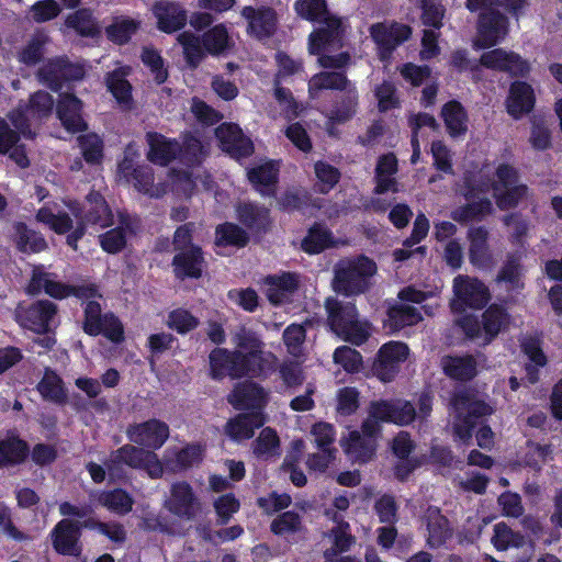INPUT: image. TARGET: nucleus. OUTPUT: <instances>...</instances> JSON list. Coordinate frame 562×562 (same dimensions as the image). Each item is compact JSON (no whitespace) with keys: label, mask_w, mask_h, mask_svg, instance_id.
Returning <instances> with one entry per match:
<instances>
[{"label":"nucleus","mask_w":562,"mask_h":562,"mask_svg":"<svg viewBox=\"0 0 562 562\" xmlns=\"http://www.w3.org/2000/svg\"><path fill=\"white\" fill-rule=\"evenodd\" d=\"M295 10L300 16L310 21H322L326 25L310 35V53L319 55V66L331 69L346 67L350 63L348 53L337 55L324 53L330 48L340 47L342 35L341 21L328 14L325 0H297Z\"/></svg>","instance_id":"obj_1"},{"label":"nucleus","mask_w":562,"mask_h":562,"mask_svg":"<svg viewBox=\"0 0 562 562\" xmlns=\"http://www.w3.org/2000/svg\"><path fill=\"white\" fill-rule=\"evenodd\" d=\"M376 272V263L367 256L342 258L333 268L331 289L347 297L364 294L373 286Z\"/></svg>","instance_id":"obj_2"},{"label":"nucleus","mask_w":562,"mask_h":562,"mask_svg":"<svg viewBox=\"0 0 562 562\" xmlns=\"http://www.w3.org/2000/svg\"><path fill=\"white\" fill-rule=\"evenodd\" d=\"M325 310L330 329L344 340L359 346L370 337L371 325L359 319L355 303L330 296L325 301Z\"/></svg>","instance_id":"obj_3"},{"label":"nucleus","mask_w":562,"mask_h":562,"mask_svg":"<svg viewBox=\"0 0 562 562\" xmlns=\"http://www.w3.org/2000/svg\"><path fill=\"white\" fill-rule=\"evenodd\" d=\"M233 341L243 351L245 375L262 376L276 369L277 357L263 350V342L254 331L239 327L233 335Z\"/></svg>","instance_id":"obj_4"},{"label":"nucleus","mask_w":562,"mask_h":562,"mask_svg":"<svg viewBox=\"0 0 562 562\" xmlns=\"http://www.w3.org/2000/svg\"><path fill=\"white\" fill-rule=\"evenodd\" d=\"M123 465L143 469L151 479L161 477L164 474V468L157 454L135 443H126L112 451L104 462L111 477L120 476Z\"/></svg>","instance_id":"obj_5"},{"label":"nucleus","mask_w":562,"mask_h":562,"mask_svg":"<svg viewBox=\"0 0 562 562\" xmlns=\"http://www.w3.org/2000/svg\"><path fill=\"white\" fill-rule=\"evenodd\" d=\"M451 406L453 409V435L463 442L471 439L475 418L493 413V408L488 404L467 391L454 394Z\"/></svg>","instance_id":"obj_6"},{"label":"nucleus","mask_w":562,"mask_h":562,"mask_svg":"<svg viewBox=\"0 0 562 562\" xmlns=\"http://www.w3.org/2000/svg\"><path fill=\"white\" fill-rule=\"evenodd\" d=\"M57 306L47 300H40L32 303L21 302L14 310L16 323L36 334H46L55 325Z\"/></svg>","instance_id":"obj_7"},{"label":"nucleus","mask_w":562,"mask_h":562,"mask_svg":"<svg viewBox=\"0 0 562 562\" xmlns=\"http://www.w3.org/2000/svg\"><path fill=\"white\" fill-rule=\"evenodd\" d=\"M164 507L173 516L193 520L202 510V505L192 486L187 482H176L170 487V495L165 499Z\"/></svg>","instance_id":"obj_8"},{"label":"nucleus","mask_w":562,"mask_h":562,"mask_svg":"<svg viewBox=\"0 0 562 562\" xmlns=\"http://www.w3.org/2000/svg\"><path fill=\"white\" fill-rule=\"evenodd\" d=\"M453 293L456 300L452 302V308L456 311L465 307L481 308L488 299L487 288L476 278L459 274L453 280Z\"/></svg>","instance_id":"obj_9"},{"label":"nucleus","mask_w":562,"mask_h":562,"mask_svg":"<svg viewBox=\"0 0 562 562\" xmlns=\"http://www.w3.org/2000/svg\"><path fill=\"white\" fill-rule=\"evenodd\" d=\"M496 181L493 184L494 198L497 206L502 210L514 207L527 193V187L517 183L516 171L502 165L496 171Z\"/></svg>","instance_id":"obj_10"},{"label":"nucleus","mask_w":562,"mask_h":562,"mask_svg":"<svg viewBox=\"0 0 562 562\" xmlns=\"http://www.w3.org/2000/svg\"><path fill=\"white\" fill-rule=\"evenodd\" d=\"M426 293L414 288H405L398 293L400 303L390 307L387 316L390 326L393 329H400L405 326L417 324L422 319L419 311L407 302L422 303L426 299Z\"/></svg>","instance_id":"obj_11"},{"label":"nucleus","mask_w":562,"mask_h":562,"mask_svg":"<svg viewBox=\"0 0 562 562\" xmlns=\"http://www.w3.org/2000/svg\"><path fill=\"white\" fill-rule=\"evenodd\" d=\"M408 357V347L401 341L384 344L378 353L372 371L383 382H390L400 370V364Z\"/></svg>","instance_id":"obj_12"},{"label":"nucleus","mask_w":562,"mask_h":562,"mask_svg":"<svg viewBox=\"0 0 562 562\" xmlns=\"http://www.w3.org/2000/svg\"><path fill=\"white\" fill-rule=\"evenodd\" d=\"M125 434L130 441L137 446L148 450L159 449L169 437V427L166 423L153 418L128 425Z\"/></svg>","instance_id":"obj_13"},{"label":"nucleus","mask_w":562,"mask_h":562,"mask_svg":"<svg viewBox=\"0 0 562 562\" xmlns=\"http://www.w3.org/2000/svg\"><path fill=\"white\" fill-rule=\"evenodd\" d=\"M69 209L76 221L100 225L101 227L111 224V211L100 193H90L83 203H71Z\"/></svg>","instance_id":"obj_14"},{"label":"nucleus","mask_w":562,"mask_h":562,"mask_svg":"<svg viewBox=\"0 0 562 562\" xmlns=\"http://www.w3.org/2000/svg\"><path fill=\"white\" fill-rule=\"evenodd\" d=\"M507 34V19L495 11L486 9L480 16L479 33L474 42L476 48H487L496 45Z\"/></svg>","instance_id":"obj_15"},{"label":"nucleus","mask_w":562,"mask_h":562,"mask_svg":"<svg viewBox=\"0 0 562 562\" xmlns=\"http://www.w3.org/2000/svg\"><path fill=\"white\" fill-rule=\"evenodd\" d=\"M371 415L381 422L407 426L416 419V408L405 400L375 401L371 403Z\"/></svg>","instance_id":"obj_16"},{"label":"nucleus","mask_w":562,"mask_h":562,"mask_svg":"<svg viewBox=\"0 0 562 562\" xmlns=\"http://www.w3.org/2000/svg\"><path fill=\"white\" fill-rule=\"evenodd\" d=\"M241 15L248 23L247 32L258 40L269 38L277 30V14L271 8L245 7Z\"/></svg>","instance_id":"obj_17"},{"label":"nucleus","mask_w":562,"mask_h":562,"mask_svg":"<svg viewBox=\"0 0 562 562\" xmlns=\"http://www.w3.org/2000/svg\"><path fill=\"white\" fill-rule=\"evenodd\" d=\"M210 367L213 379H222L226 375L237 379L245 376L243 368V351H229L216 348L210 353Z\"/></svg>","instance_id":"obj_18"},{"label":"nucleus","mask_w":562,"mask_h":562,"mask_svg":"<svg viewBox=\"0 0 562 562\" xmlns=\"http://www.w3.org/2000/svg\"><path fill=\"white\" fill-rule=\"evenodd\" d=\"M370 34L381 49V57L386 58L397 45L409 37L411 29L397 23H376L371 25Z\"/></svg>","instance_id":"obj_19"},{"label":"nucleus","mask_w":562,"mask_h":562,"mask_svg":"<svg viewBox=\"0 0 562 562\" xmlns=\"http://www.w3.org/2000/svg\"><path fill=\"white\" fill-rule=\"evenodd\" d=\"M267 401L266 390L251 381L237 383L227 396V402L239 411L261 408Z\"/></svg>","instance_id":"obj_20"},{"label":"nucleus","mask_w":562,"mask_h":562,"mask_svg":"<svg viewBox=\"0 0 562 562\" xmlns=\"http://www.w3.org/2000/svg\"><path fill=\"white\" fill-rule=\"evenodd\" d=\"M33 138L27 117L21 111H13L8 115V121L0 119V153H8L18 143L19 135Z\"/></svg>","instance_id":"obj_21"},{"label":"nucleus","mask_w":562,"mask_h":562,"mask_svg":"<svg viewBox=\"0 0 562 562\" xmlns=\"http://www.w3.org/2000/svg\"><path fill=\"white\" fill-rule=\"evenodd\" d=\"M299 283L300 277L294 272L268 276L263 281L265 294L270 303L274 305L283 304L297 290Z\"/></svg>","instance_id":"obj_22"},{"label":"nucleus","mask_w":562,"mask_h":562,"mask_svg":"<svg viewBox=\"0 0 562 562\" xmlns=\"http://www.w3.org/2000/svg\"><path fill=\"white\" fill-rule=\"evenodd\" d=\"M480 63L487 68L506 71L515 76H524L529 70L528 64L519 55L501 48L485 52L481 56Z\"/></svg>","instance_id":"obj_23"},{"label":"nucleus","mask_w":562,"mask_h":562,"mask_svg":"<svg viewBox=\"0 0 562 562\" xmlns=\"http://www.w3.org/2000/svg\"><path fill=\"white\" fill-rule=\"evenodd\" d=\"M215 135L223 148L232 156L245 157L251 154L252 145L249 138L245 137L238 125L224 123L215 130Z\"/></svg>","instance_id":"obj_24"},{"label":"nucleus","mask_w":562,"mask_h":562,"mask_svg":"<svg viewBox=\"0 0 562 562\" xmlns=\"http://www.w3.org/2000/svg\"><path fill=\"white\" fill-rule=\"evenodd\" d=\"M80 528L69 520H60L52 532L54 549L65 555H79L81 548L79 544Z\"/></svg>","instance_id":"obj_25"},{"label":"nucleus","mask_w":562,"mask_h":562,"mask_svg":"<svg viewBox=\"0 0 562 562\" xmlns=\"http://www.w3.org/2000/svg\"><path fill=\"white\" fill-rule=\"evenodd\" d=\"M265 424V418L259 413H241L229 419L225 425V434L234 441L250 439L255 429Z\"/></svg>","instance_id":"obj_26"},{"label":"nucleus","mask_w":562,"mask_h":562,"mask_svg":"<svg viewBox=\"0 0 562 562\" xmlns=\"http://www.w3.org/2000/svg\"><path fill=\"white\" fill-rule=\"evenodd\" d=\"M159 30L171 33L184 26L188 15L178 3L160 1L154 7Z\"/></svg>","instance_id":"obj_27"},{"label":"nucleus","mask_w":562,"mask_h":562,"mask_svg":"<svg viewBox=\"0 0 562 562\" xmlns=\"http://www.w3.org/2000/svg\"><path fill=\"white\" fill-rule=\"evenodd\" d=\"M81 101L72 94L60 95L57 104V115L67 131L79 132L86 128L81 116Z\"/></svg>","instance_id":"obj_28"},{"label":"nucleus","mask_w":562,"mask_h":562,"mask_svg":"<svg viewBox=\"0 0 562 562\" xmlns=\"http://www.w3.org/2000/svg\"><path fill=\"white\" fill-rule=\"evenodd\" d=\"M146 139L149 145L147 157L154 164L166 166L181 151L177 142L169 140L158 133H147Z\"/></svg>","instance_id":"obj_29"},{"label":"nucleus","mask_w":562,"mask_h":562,"mask_svg":"<svg viewBox=\"0 0 562 562\" xmlns=\"http://www.w3.org/2000/svg\"><path fill=\"white\" fill-rule=\"evenodd\" d=\"M427 524V544L437 549L452 536V529L448 519L441 515L437 507H429L425 514Z\"/></svg>","instance_id":"obj_30"},{"label":"nucleus","mask_w":562,"mask_h":562,"mask_svg":"<svg viewBox=\"0 0 562 562\" xmlns=\"http://www.w3.org/2000/svg\"><path fill=\"white\" fill-rule=\"evenodd\" d=\"M469 259L479 268H486L492 263V254L487 244L488 232L484 227H472L468 232Z\"/></svg>","instance_id":"obj_31"},{"label":"nucleus","mask_w":562,"mask_h":562,"mask_svg":"<svg viewBox=\"0 0 562 562\" xmlns=\"http://www.w3.org/2000/svg\"><path fill=\"white\" fill-rule=\"evenodd\" d=\"M535 104V94L532 88L521 81L512 85L509 95L507 98V112L514 119H519L529 113Z\"/></svg>","instance_id":"obj_32"},{"label":"nucleus","mask_w":562,"mask_h":562,"mask_svg":"<svg viewBox=\"0 0 562 562\" xmlns=\"http://www.w3.org/2000/svg\"><path fill=\"white\" fill-rule=\"evenodd\" d=\"M440 366L451 379L468 381L477 373V361L471 355L465 356H445L441 358Z\"/></svg>","instance_id":"obj_33"},{"label":"nucleus","mask_w":562,"mask_h":562,"mask_svg":"<svg viewBox=\"0 0 562 562\" xmlns=\"http://www.w3.org/2000/svg\"><path fill=\"white\" fill-rule=\"evenodd\" d=\"M341 445L349 458L360 463L370 461L376 448L375 439L366 437L358 430L350 431Z\"/></svg>","instance_id":"obj_34"},{"label":"nucleus","mask_w":562,"mask_h":562,"mask_svg":"<svg viewBox=\"0 0 562 562\" xmlns=\"http://www.w3.org/2000/svg\"><path fill=\"white\" fill-rule=\"evenodd\" d=\"M120 171L127 178V181L133 182L139 192L150 196H159L160 191L154 188V175L149 167L134 168L132 162L125 159L120 164Z\"/></svg>","instance_id":"obj_35"},{"label":"nucleus","mask_w":562,"mask_h":562,"mask_svg":"<svg viewBox=\"0 0 562 562\" xmlns=\"http://www.w3.org/2000/svg\"><path fill=\"white\" fill-rule=\"evenodd\" d=\"M203 257L199 247L180 251L173 257L172 265L178 278H200L202 272Z\"/></svg>","instance_id":"obj_36"},{"label":"nucleus","mask_w":562,"mask_h":562,"mask_svg":"<svg viewBox=\"0 0 562 562\" xmlns=\"http://www.w3.org/2000/svg\"><path fill=\"white\" fill-rule=\"evenodd\" d=\"M42 290H44L46 294L56 299H63L75 293L74 289L52 280L48 273L44 272L40 268H35L33 270L32 279L27 285V292L34 295L38 294Z\"/></svg>","instance_id":"obj_37"},{"label":"nucleus","mask_w":562,"mask_h":562,"mask_svg":"<svg viewBox=\"0 0 562 562\" xmlns=\"http://www.w3.org/2000/svg\"><path fill=\"white\" fill-rule=\"evenodd\" d=\"M441 117L450 136L459 137L468 131V114L459 101L447 102L441 109Z\"/></svg>","instance_id":"obj_38"},{"label":"nucleus","mask_w":562,"mask_h":562,"mask_svg":"<svg viewBox=\"0 0 562 562\" xmlns=\"http://www.w3.org/2000/svg\"><path fill=\"white\" fill-rule=\"evenodd\" d=\"M324 537L330 542V547L324 551V557L347 552L356 543V537L351 535L349 522H340L339 526H333L324 533Z\"/></svg>","instance_id":"obj_39"},{"label":"nucleus","mask_w":562,"mask_h":562,"mask_svg":"<svg viewBox=\"0 0 562 562\" xmlns=\"http://www.w3.org/2000/svg\"><path fill=\"white\" fill-rule=\"evenodd\" d=\"M37 391L44 400L52 403L63 405L67 402L68 395L61 378L48 368L37 384Z\"/></svg>","instance_id":"obj_40"},{"label":"nucleus","mask_w":562,"mask_h":562,"mask_svg":"<svg viewBox=\"0 0 562 562\" xmlns=\"http://www.w3.org/2000/svg\"><path fill=\"white\" fill-rule=\"evenodd\" d=\"M279 168L272 162H266L248 171L249 181L257 188L262 195L274 193V184L278 180Z\"/></svg>","instance_id":"obj_41"},{"label":"nucleus","mask_w":562,"mask_h":562,"mask_svg":"<svg viewBox=\"0 0 562 562\" xmlns=\"http://www.w3.org/2000/svg\"><path fill=\"white\" fill-rule=\"evenodd\" d=\"M351 85L344 72L322 71L314 75L308 81V92L315 98L317 93L325 89L345 90Z\"/></svg>","instance_id":"obj_42"},{"label":"nucleus","mask_w":562,"mask_h":562,"mask_svg":"<svg viewBox=\"0 0 562 562\" xmlns=\"http://www.w3.org/2000/svg\"><path fill=\"white\" fill-rule=\"evenodd\" d=\"M14 231V241L20 251L40 252L47 247L45 239L38 233L29 229L23 223H16Z\"/></svg>","instance_id":"obj_43"},{"label":"nucleus","mask_w":562,"mask_h":562,"mask_svg":"<svg viewBox=\"0 0 562 562\" xmlns=\"http://www.w3.org/2000/svg\"><path fill=\"white\" fill-rule=\"evenodd\" d=\"M257 458L269 459L279 454L280 439L277 431L270 427L263 428L251 445Z\"/></svg>","instance_id":"obj_44"},{"label":"nucleus","mask_w":562,"mask_h":562,"mask_svg":"<svg viewBox=\"0 0 562 562\" xmlns=\"http://www.w3.org/2000/svg\"><path fill=\"white\" fill-rule=\"evenodd\" d=\"M99 502L102 506L119 515L130 513L134 504L132 496L121 488L101 493Z\"/></svg>","instance_id":"obj_45"},{"label":"nucleus","mask_w":562,"mask_h":562,"mask_svg":"<svg viewBox=\"0 0 562 562\" xmlns=\"http://www.w3.org/2000/svg\"><path fill=\"white\" fill-rule=\"evenodd\" d=\"M270 529L282 537L301 532L304 529L302 515L295 510L284 512L271 521Z\"/></svg>","instance_id":"obj_46"},{"label":"nucleus","mask_w":562,"mask_h":562,"mask_svg":"<svg viewBox=\"0 0 562 562\" xmlns=\"http://www.w3.org/2000/svg\"><path fill=\"white\" fill-rule=\"evenodd\" d=\"M482 324L490 341L508 326L509 316L503 307L491 305L482 315Z\"/></svg>","instance_id":"obj_47"},{"label":"nucleus","mask_w":562,"mask_h":562,"mask_svg":"<svg viewBox=\"0 0 562 562\" xmlns=\"http://www.w3.org/2000/svg\"><path fill=\"white\" fill-rule=\"evenodd\" d=\"M492 202L487 199H482L456 209L451 213V217L456 222L467 223L486 216L492 212Z\"/></svg>","instance_id":"obj_48"},{"label":"nucleus","mask_w":562,"mask_h":562,"mask_svg":"<svg viewBox=\"0 0 562 562\" xmlns=\"http://www.w3.org/2000/svg\"><path fill=\"white\" fill-rule=\"evenodd\" d=\"M64 67L65 59H50L38 69L37 77L41 82L52 90L58 91L63 83Z\"/></svg>","instance_id":"obj_49"},{"label":"nucleus","mask_w":562,"mask_h":562,"mask_svg":"<svg viewBox=\"0 0 562 562\" xmlns=\"http://www.w3.org/2000/svg\"><path fill=\"white\" fill-rule=\"evenodd\" d=\"M54 106L53 97L46 91H37L30 97L25 116L41 121L52 114Z\"/></svg>","instance_id":"obj_50"},{"label":"nucleus","mask_w":562,"mask_h":562,"mask_svg":"<svg viewBox=\"0 0 562 562\" xmlns=\"http://www.w3.org/2000/svg\"><path fill=\"white\" fill-rule=\"evenodd\" d=\"M27 446L18 438H9L0 442V467L16 464L24 460Z\"/></svg>","instance_id":"obj_51"},{"label":"nucleus","mask_w":562,"mask_h":562,"mask_svg":"<svg viewBox=\"0 0 562 562\" xmlns=\"http://www.w3.org/2000/svg\"><path fill=\"white\" fill-rule=\"evenodd\" d=\"M492 543L497 550L504 551L512 547H522L525 544V537L514 532L505 522H498L494 526Z\"/></svg>","instance_id":"obj_52"},{"label":"nucleus","mask_w":562,"mask_h":562,"mask_svg":"<svg viewBox=\"0 0 562 562\" xmlns=\"http://www.w3.org/2000/svg\"><path fill=\"white\" fill-rule=\"evenodd\" d=\"M303 441L297 440L293 442V452L288 454L284 458L282 469L285 472L290 473V480L295 486H304L307 482L305 474L302 470L296 467L299 462L302 451H303Z\"/></svg>","instance_id":"obj_53"},{"label":"nucleus","mask_w":562,"mask_h":562,"mask_svg":"<svg viewBox=\"0 0 562 562\" xmlns=\"http://www.w3.org/2000/svg\"><path fill=\"white\" fill-rule=\"evenodd\" d=\"M178 42L183 47V53L188 63L196 67L204 57V46L200 38L192 33L183 32L179 34Z\"/></svg>","instance_id":"obj_54"},{"label":"nucleus","mask_w":562,"mask_h":562,"mask_svg":"<svg viewBox=\"0 0 562 562\" xmlns=\"http://www.w3.org/2000/svg\"><path fill=\"white\" fill-rule=\"evenodd\" d=\"M342 91L345 95L333 112V119L338 123H344L351 119L358 105V92L352 85H349V87Z\"/></svg>","instance_id":"obj_55"},{"label":"nucleus","mask_w":562,"mask_h":562,"mask_svg":"<svg viewBox=\"0 0 562 562\" xmlns=\"http://www.w3.org/2000/svg\"><path fill=\"white\" fill-rule=\"evenodd\" d=\"M136 29L137 23L134 20L120 16L115 18L113 22L106 27V35L111 41L117 44H123L131 38Z\"/></svg>","instance_id":"obj_56"},{"label":"nucleus","mask_w":562,"mask_h":562,"mask_svg":"<svg viewBox=\"0 0 562 562\" xmlns=\"http://www.w3.org/2000/svg\"><path fill=\"white\" fill-rule=\"evenodd\" d=\"M229 44V36L224 25L218 24L203 35V46L210 54L223 53Z\"/></svg>","instance_id":"obj_57"},{"label":"nucleus","mask_w":562,"mask_h":562,"mask_svg":"<svg viewBox=\"0 0 562 562\" xmlns=\"http://www.w3.org/2000/svg\"><path fill=\"white\" fill-rule=\"evenodd\" d=\"M66 24L83 36H93L99 32L92 13L87 9L78 10L70 14L66 20Z\"/></svg>","instance_id":"obj_58"},{"label":"nucleus","mask_w":562,"mask_h":562,"mask_svg":"<svg viewBox=\"0 0 562 562\" xmlns=\"http://www.w3.org/2000/svg\"><path fill=\"white\" fill-rule=\"evenodd\" d=\"M314 169L318 180L317 188L321 193L329 192L338 183L340 172L334 166L324 161H317Z\"/></svg>","instance_id":"obj_59"},{"label":"nucleus","mask_w":562,"mask_h":562,"mask_svg":"<svg viewBox=\"0 0 562 562\" xmlns=\"http://www.w3.org/2000/svg\"><path fill=\"white\" fill-rule=\"evenodd\" d=\"M524 350L532 362L526 366V372L528 381L533 384L539 379L537 367H543L547 363V358L533 340L526 341L524 344Z\"/></svg>","instance_id":"obj_60"},{"label":"nucleus","mask_w":562,"mask_h":562,"mask_svg":"<svg viewBox=\"0 0 562 562\" xmlns=\"http://www.w3.org/2000/svg\"><path fill=\"white\" fill-rule=\"evenodd\" d=\"M36 220L49 226L57 234H65L72 228V220L67 213L54 214L47 209H41Z\"/></svg>","instance_id":"obj_61"},{"label":"nucleus","mask_w":562,"mask_h":562,"mask_svg":"<svg viewBox=\"0 0 562 562\" xmlns=\"http://www.w3.org/2000/svg\"><path fill=\"white\" fill-rule=\"evenodd\" d=\"M330 240V233L322 226H314L302 241V248L308 254L323 251Z\"/></svg>","instance_id":"obj_62"},{"label":"nucleus","mask_w":562,"mask_h":562,"mask_svg":"<svg viewBox=\"0 0 562 562\" xmlns=\"http://www.w3.org/2000/svg\"><path fill=\"white\" fill-rule=\"evenodd\" d=\"M128 226H119L100 235V244L106 252L116 254L126 245Z\"/></svg>","instance_id":"obj_63"},{"label":"nucleus","mask_w":562,"mask_h":562,"mask_svg":"<svg viewBox=\"0 0 562 562\" xmlns=\"http://www.w3.org/2000/svg\"><path fill=\"white\" fill-rule=\"evenodd\" d=\"M422 21L425 25L435 29L442 26L446 9L440 0H420Z\"/></svg>","instance_id":"obj_64"}]
</instances>
